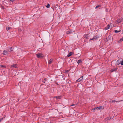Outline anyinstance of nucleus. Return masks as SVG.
Here are the masks:
<instances>
[{"label":"nucleus","instance_id":"1","mask_svg":"<svg viewBox=\"0 0 123 123\" xmlns=\"http://www.w3.org/2000/svg\"><path fill=\"white\" fill-rule=\"evenodd\" d=\"M99 38V37L98 35H96L94 36L92 39H90L89 40V41H90L91 40L93 41L97 40Z\"/></svg>","mask_w":123,"mask_h":123},{"label":"nucleus","instance_id":"2","mask_svg":"<svg viewBox=\"0 0 123 123\" xmlns=\"http://www.w3.org/2000/svg\"><path fill=\"white\" fill-rule=\"evenodd\" d=\"M37 56L38 58H40V57H43V54L41 53H39L37 54L36 55Z\"/></svg>","mask_w":123,"mask_h":123},{"label":"nucleus","instance_id":"3","mask_svg":"<svg viewBox=\"0 0 123 123\" xmlns=\"http://www.w3.org/2000/svg\"><path fill=\"white\" fill-rule=\"evenodd\" d=\"M17 64H14L11 66V68H17Z\"/></svg>","mask_w":123,"mask_h":123},{"label":"nucleus","instance_id":"4","mask_svg":"<svg viewBox=\"0 0 123 123\" xmlns=\"http://www.w3.org/2000/svg\"><path fill=\"white\" fill-rule=\"evenodd\" d=\"M89 34H86L85 35H84V37L85 38H86L87 39H89L90 38H89V37L90 36H89Z\"/></svg>","mask_w":123,"mask_h":123},{"label":"nucleus","instance_id":"5","mask_svg":"<svg viewBox=\"0 0 123 123\" xmlns=\"http://www.w3.org/2000/svg\"><path fill=\"white\" fill-rule=\"evenodd\" d=\"M99 107H95V108H94L92 109V112H95V110H98L99 109Z\"/></svg>","mask_w":123,"mask_h":123},{"label":"nucleus","instance_id":"6","mask_svg":"<svg viewBox=\"0 0 123 123\" xmlns=\"http://www.w3.org/2000/svg\"><path fill=\"white\" fill-rule=\"evenodd\" d=\"M123 21V19L122 18L118 19L117 20L116 23H119L122 22Z\"/></svg>","mask_w":123,"mask_h":123},{"label":"nucleus","instance_id":"7","mask_svg":"<svg viewBox=\"0 0 123 123\" xmlns=\"http://www.w3.org/2000/svg\"><path fill=\"white\" fill-rule=\"evenodd\" d=\"M8 54V52L7 51H6L5 50H4L3 51V55H7Z\"/></svg>","mask_w":123,"mask_h":123},{"label":"nucleus","instance_id":"8","mask_svg":"<svg viewBox=\"0 0 123 123\" xmlns=\"http://www.w3.org/2000/svg\"><path fill=\"white\" fill-rule=\"evenodd\" d=\"M121 63V60H118L117 61L116 63V65H119Z\"/></svg>","mask_w":123,"mask_h":123},{"label":"nucleus","instance_id":"9","mask_svg":"<svg viewBox=\"0 0 123 123\" xmlns=\"http://www.w3.org/2000/svg\"><path fill=\"white\" fill-rule=\"evenodd\" d=\"M117 68L113 69H111L110 71V72H113L115 71H117Z\"/></svg>","mask_w":123,"mask_h":123},{"label":"nucleus","instance_id":"10","mask_svg":"<svg viewBox=\"0 0 123 123\" xmlns=\"http://www.w3.org/2000/svg\"><path fill=\"white\" fill-rule=\"evenodd\" d=\"M83 76H82L80 78L76 81V82L78 81V82H80V81H81L82 80H83Z\"/></svg>","mask_w":123,"mask_h":123},{"label":"nucleus","instance_id":"11","mask_svg":"<svg viewBox=\"0 0 123 123\" xmlns=\"http://www.w3.org/2000/svg\"><path fill=\"white\" fill-rule=\"evenodd\" d=\"M110 27V26L109 25H107V26L106 27H105V30H107L108 29H109Z\"/></svg>","mask_w":123,"mask_h":123},{"label":"nucleus","instance_id":"12","mask_svg":"<svg viewBox=\"0 0 123 123\" xmlns=\"http://www.w3.org/2000/svg\"><path fill=\"white\" fill-rule=\"evenodd\" d=\"M73 53L72 52H70L68 54V55L67 57H69L71 55L73 54Z\"/></svg>","mask_w":123,"mask_h":123},{"label":"nucleus","instance_id":"13","mask_svg":"<svg viewBox=\"0 0 123 123\" xmlns=\"http://www.w3.org/2000/svg\"><path fill=\"white\" fill-rule=\"evenodd\" d=\"M61 97L60 96H55L54 97V98H56L57 99H59L61 98Z\"/></svg>","mask_w":123,"mask_h":123},{"label":"nucleus","instance_id":"14","mask_svg":"<svg viewBox=\"0 0 123 123\" xmlns=\"http://www.w3.org/2000/svg\"><path fill=\"white\" fill-rule=\"evenodd\" d=\"M53 61V60L52 59H50L49 61H48V64H50L51 62H52V61Z\"/></svg>","mask_w":123,"mask_h":123},{"label":"nucleus","instance_id":"15","mask_svg":"<svg viewBox=\"0 0 123 123\" xmlns=\"http://www.w3.org/2000/svg\"><path fill=\"white\" fill-rule=\"evenodd\" d=\"M82 62V60L81 59H80L78 60L77 62V63L78 64H79L80 63H81Z\"/></svg>","mask_w":123,"mask_h":123},{"label":"nucleus","instance_id":"16","mask_svg":"<svg viewBox=\"0 0 123 123\" xmlns=\"http://www.w3.org/2000/svg\"><path fill=\"white\" fill-rule=\"evenodd\" d=\"M48 79L47 78H44V80H43V82L44 83Z\"/></svg>","mask_w":123,"mask_h":123},{"label":"nucleus","instance_id":"17","mask_svg":"<svg viewBox=\"0 0 123 123\" xmlns=\"http://www.w3.org/2000/svg\"><path fill=\"white\" fill-rule=\"evenodd\" d=\"M13 49L14 48L12 47H11L9 49L8 51H13Z\"/></svg>","mask_w":123,"mask_h":123},{"label":"nucleus","instance_id":"18","mask_svg":"<svg viewBox=\"0 0 123 123\" xmlns=\"http://www.w3.org/2000/svg\"><path fill=\"white\" fill-rule=\"evenodd\" d=\"M67 33L68 34H69L72 33V31H67Z\"/></svg>","mask_w":123,"mask_h":123},{"label":"nucleus","instance_id":"19","mask_svg":"<svg viewBox=\"0 0 123 123\" xmlns=\"http://www.w3.org/2000/svg\"><path fill=\"white\" fill-rule=\"evenodd\" d=\"M11 28L10 27H6V30L7 31H8L10 30V29Z\"/></svg>","mask_w":123,"mask_h":123},{"label":"nucleus","instance_id":"20","mask_svg":"<svg viewBox=\"0 0 123 123\" xmlns=\"http://www.w3.org/2000/svg\"><path fill=\"white\" fill-rule=\"evenodd\" d=\"M111 102L113 103V102H120V101H116L115 100H112L111 101Z\"/></svg>","mask_w":123,"mask_h":123},{"label":"nucleus","instance_id":"21","mask_svg":"<svg viewBox=\"0 0 123 123\" xmlns=\"http://www.w3.org/2000/svg\"><path fill=\"white\" fill-rule=\"evenodd\" d=\"M121 31V30H119V31H117L116 30H115L114 31L116 33H118L119 32H120Z\"/></svg>","mask_w":123,"mask_h":123},{"label":"nucleus","instance_id":"22","mask_svg":"<svg viewBox=\"0 0 123 123\" xmlns=\"http://www.w3.org/2000/svg\"><path fill=\"white\" fill-rule=\"evenodd\" d=\"M101 6L100 5H98L96 6V7H95V8L96 9L98 7H101Z\"/></svg>","mask_w":123,"mask_h":123},{"label":"nucleus","instance_id":"23","mask_svg":"<svg viewBox=\"0 0 123 123\" xmlns=\"http://www.w3.org/2000/svg\"><path fill=\"white\" fill-rule=\"evenodd\" d=\"M15 0H9L8 1L9 2H13L15 1Z\"/></svg>","mask_w":123,"mask_h":123},{"label":"nucleus","instance_id":"24","mask_svg":"<svg viewBox=\"0 0 123 123\" xmlns=\"http://www.w3.org/2000/svg\"><path fill=\"white\" fill-rule=\"evenodd\" d=\"M46 7L47 8H49L50 7V5L48 4L46 6Z\"/></svg>","mask_w":123,"mask_h":123},{"label":"nucleus","instance_id":"25","mask_svg":"<svg viewBox=\"0 0 123 123\" xmlns=\"http://www.w3.org/2000/svg\"><path fill=\"white\" fill-rule=\"evenodd\" d=\"M121 64L122 65H123V61H121Z\"/></svg>","mask_w":123,"mask_h":123},{"label":"nucleus","instance_id":"26","mask_svg":"<svg viewBox=\"0 0 123 123\" xmlns=\"http://www.w3.org/2000/svg\"><path fill=\"white\" fill-rule=\"evenodd\" d=\"M123 40V38H121L118 41L119 42H121Z\"/></svg>","mask_w":123,"mask_h":123},{"label":"nucleus","instance_id":"27","mask_svg":"<svg viewBox=\"0 0 123 123\" xmlns=\"http://www.w3.org/2000/svg\"><path fill=\"white\" fill-rule=\"evenodd\" d=\"M76 105V104H73L72 105H71V106H75Z\"/></svg>","mask_w":123,"mask_h":123},{"label":"nucleus","instance_id":"28","mask_svg":"<svg viewBox=\"0 0 123 123\" xmlns=\"http://www.w3.org/2000/svg\"><path fill=\"white\" fill-rule=\"evenodd\" d=\"M1 67H2V68H6V67L5 66H4L3 65H1Z\"/></svg>","mask_w":123,"mask_h":123},{"label":"nucleus","instance_id":"29","mask_svg":"<svg viewBox=\"0 0 123 123\" xmlns=\"http://www.w3.org/2000/svg\"><path fill=\"white\" fill-rule=\"evenodd\" d=\"M111 118L110 117H107V119L109 120Z\"/></svg>","mask_w":123,"mask_h":123},{"label":"nucleus","instance_id":"30","mask_svg":"<svg viewBox=\"0 0 123 123\" xmlns=\"http://www.w3.org/2000/svg\"><path fill=\"white\" fill-rule=\"evenodd\" d=\"M102 106H100V107H99V110H100V109H101V108H102Z\"/></svg>","mask_w":123,"mask_h":123},{"label":"nucleus","instance_id":"31","mask_svg":"<svg viewBox=\"0 0 123 123\" xmlns=\"http://www.w3.org/2000/svg\"><path fill=\"white\" fill-rule=\"evenodd\" d=\"M3 118L0 119V122L1 121H2L3 120Z\"/></svg>","mask_w":123,"mask_h":123},{"label":"nucleus","instance_id":"32","mask_svg":"<svg viewBox=\"0 0 123 123\" xmlns=\"http://www.w3.org/2000/svg\"><path fill=\"white\" fill-rule=\"evenodd\" d=\"M56 84H57V85H58V84L57 82H56Z\"/></svg>","mask_w":123,"mask_h":123},{"label":"nucleus","instance_id":"33","mask_svg":"<svg viewBox=\"0 0 123 123\" xmlns=\"http://www.w3.org/2000/svg\"><path fill=\"white\" fill-rule=\"evenodd\" d=\"M122 38H123V37Z\"/></svg>","mask_w":123,"mask_h":123}]
</instances>
